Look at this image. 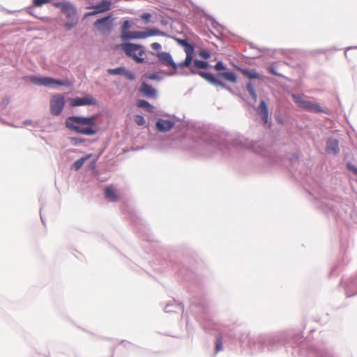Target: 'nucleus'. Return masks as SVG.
<instances>
[{"label": "nucleus", "instance_id": "28", "mask_svg": "<svg viewBox=\"0 0 357 357\" xmlns=\"http://www.w3.org/2000/svg\"><path fill=\"white\" fill-rule=\"evenodd\" d=\"M199 56L204 59H207L208 58H210L211 56V54L210 53L206 51V50H202L199 53Z\"/></svg>", "mask_w": 357, "mask_h": 357}, {"label": "nucleus", "instance_id": "7", "mask_svg": "<svg viewBox=\"0 0 357 357\" xmlns=\"http://www.w3.org/2000/svg\"><path fill=\"white\" fill-rule=\"evenodd\" d=\"M50 112L54 116L59 115L64 106H65V98L61 94L54 95L50 99Z\"/></svg>", "mask_w": 357, "mask_h": 357}, {"label": "nucleus", "instance_id": "1", "mask_svg": "<svg viewBox=\"0 0 357 357\" xmlns=\"http://www.w3.org/2000/svg\"><path fill=\"white\" fill-rule=\"evenodd\" d=\"M96 116H70L66 120V126L77 133L93 135L98 132Z\"/></svg>", "mask_w": 357, "mask_h": 357}, {"label": "nucleus", "instance_id": "17", "mask_svg": "<svg viewBox=\"0 0 357 357\" xmlns=\"http://www.w3.org/2000/svg\"><path fill=\"white\" fill-rule=\"evenodd\" d=\"M259 114L261 116L264 123H268V111L266 103L264 100H261L257 110Z\"/></svg>", "mask_w": 357, "mask_h": 357}, {"label": "nucleus", "instance_id": "9", "mask_svg": "<svg viewBox=\"0 0 357 357\" xmlns=\"http://www.w3.org/2000/svg\"><path fill=\"white\" fill-rule=\"evenodd\" d=\"M70 103L72 107L94 105H96V100L93 96L88 95L84 97L72 98L70 100Z\"/></svg>", "mask_w": 357, "mask_h": 357}, {"label": "nucleus", "instance_id": "33", "mask_svg": "<svg viewBox=\"0 0 357 357\" xmlns=\"http://www.w3.org/2000/svg\"><path fill=\"white\" fill-rule=\"evenodd\" d=\"M151 47L153 50H158V49L160 48V45L158 43H153L151 44Z\"/></svg>", "mask_w": 357, "mask_h": 357}, {"label": "nucleus", "instance_id": "8", "mask_svg": "<svg viewBox=\"0 0 357 357\" xmlns=\"http://www.w3.org/2000/svg\"><path fill=\"white\" fill-rule=\"evenodd\" d=\"M178 43L183 47L184 51L186 54V57L184 61L178 63L179 67H189L192 63L194 54V47L192 45L188 43L186 40H179Z\"/></svg>", "mask_w": 357, "mask_h": 357}, {"label": "nucleus", "instance_id": "10", "mask_svg": "<svg viewBox=\"0 0 357 357\" xmlns=\"http://www.w3.org/2000/svg\"><path fill=\"white\" fill-rule=\"evenodd\" d=\"M111 6L112 0H102L98 4H97L94 7L95 10L85 14L84 17L107 11L110 9Z\"/></svg>", "mask_w": 357, "mask_h": 357}, {"label": "nucleus", "instance_id": "6", "mask_svg": "<svg viewBox=\"0 0 357 357\" xmlns=\"http://www.w3.org/2000/svg\"><path fill=\"white\" fill-rule=\"evenodd\" d=\"M55 8H60L61 13L66 15L69 20H77L78 13L76 6L70 1H59L52 3Z\"/></svg>", "mask_w": 357, "mask_h": 357}, {"label": "nucleus", "instance_id": "39", "mask_svg": "<svg viewBox=\"0 0 357 357\" xmlns=\"http://www.w3.org/2000/svg\"><path fill=\"white\" fill-rule=\"evenodd\" d=\"M207 20H208V21H214V19H213V18H212V17H208V18H207Z\"/></svg>", "mask_w": 357, "mask_h": 357}, {"label": "nucleus", "instance_id": "18", "mask_svg": "<svg viewBox=\"0 0 357 357\" xmlns=\"http://www.w3.org/2000/svg\"><path fill=\"white\" fill-rule=\"evenodd\" d=\"M141 91L147 97L154 98L156 96V90L145 82L142 84Z\"/></svg>", "mask_w": 357, "mask_h": 357}, {"label": "nucleus", "instance_id": "21", "mask_svg": "<svg viewBox=\"0 0 357 357\" xmlns=\"http://www.w3.org/2000/svg\"><path fill=\"white\" fill-rule=\"evenodd\" d=\"M208 66V64L206 61H200V60H195L193 62V67L200 68V69H206Z\"/></svg>", "mask_w": 357, "mask_h": 357}, {"label": "nucleus", "instance_id": "16", "mask_svg": "<svg viewBox=\"0 0 357 357\" xmlns=\"http://www.w3.org/2000/svg\"><path fill=\"white\" fill-rule=\"evenodd\" d=\"M241 72L248 79H264V76L259 74L255 69H241Z\"/></svg>", "mask_w": 357, "mask_h": 357}, {"label": "nucleus", "instance_id": "14", "mask_svg": "<svg viewBox=\"0 0 357 357\" xmlns=\"http://www.w3.org/2000/svg\"><path fill=\"white\" fill-rule=\"evenodd\" d=\"M174 123L170 120L159 119L156 123V128L159 131L167 132L170 130Z\"/></svg>", "mask_w": 357, "mask_h": 357}, {"label": "nucleus", "instance_id": "24", "mask_svg": "<svg viewBox=\"0 0 357 357\" xmlns=\"http://www.w3.org/2000/svg\"><path fill=\"white\" fill-rule=\"evenodd\" d=\"M215 352L222 350V337L220 335L216 338Z\"/></svg>", "mask_w": 357, "mask_h": 357}, {"label": "nucleus", "instance_id": "35", "mask_svg": "<svg viewBox=\"0 0 357 357\" xmlns=\"http://www.w3.org/2000/svg\"><path fill=\"white\" fill-rule=\"evenodd\" d=\"M129 24H127V23H125V24H123V26H122L123 31H124L126 29H128L130 27Z\"/></svg>", "mask_w": 357, "mask_h": 357}, {"label": "nucleus", "instance_id": "26", "mask_svg": "<svg viewBox=\"0 0 357 357\" xmlns=\"http://www.w3.org/2000/svg\"><path fill=\"white\" fill-rule=\"evenodd\" d=\"M51 2V0H33V3L35 6L40 7L45 3Z\"/></svg>", "mask_w": 357, "mask_h": 357}, {"label": "nucleus", "instance_id": "11", "mask_svg": "<svg viewBox=\"0 0 357 357\" xmlns=\"http://www.w3.org/2000/svg\"><path fill=\"white\" fill-rule=\"evenodd\" d=\"M159 60L165 66L172 67L174 70H176L178 68H180L178 64H176L169 53L168 52H159L157 54Z\"/></svg>", "mask_w": 357, "mask_h": 357}, {"label": "nucleus", "instance_id": "30", "mask_svg": "<svg viewBox=\"0 0 357 357\" xmlns=\"http://www.w3.org/2000/svg\"><path fill=\"white\" fill-rule=\"evenodd\" d=\"M214 68L218 71H220L225 69V67L224 66L223 63L221 61L217 62Z\"/></svg>", "mask_w": 357, "mask_h": 357}, {"label": "nucleus", "instance_id": "37", "mask_svg": "<svg viewBox=\"0 0 357 357\" xmlns=\"http://www.w3.org/2000/svg\"><path fill=\"white\" fill-rule=\"evenodd\" d=\"M350 169L357 175V168L352 167Z\"/></svg>", "mask_w": 357, "mask_h": 357}, {"label": "nucleus", "instance_id": "34", "mask_svg": "<svg viewBox=\"0 0 357 357\" xmlns=\"http://www.w3.org/2000/svg\"><path fill=\"white\" fill-rule=\"evenodd\" d=\"M109 20V17H103V18H100V19H98L96 22H99V23H101V22H107Z\"/></svg>", "mask_w": 357, "mask_h": 357}, {"label": "nucleus", "instance_id": "20", "mask_svg": "<svg viewBox=\"0 0 357 357\" xmlns=\"http://www.w3.org/2000/svg\"><path fill=\"white\" fill-rule=\"evenodd\" d=\"M89 158V156H87V157H83V158H81L78 160H77L73 164V168L75 170H77L79 169H80L82 165H84V163L85 162V161Z\"/></svg>", "mask_w": 357, "mask_h": 357}, {"label": "nucleus", "instance_id": "23", "mask_svg": "<svg viewBox=\"0 0 357 357\" xmlns=\"http://www.w3.org/2000/svg\"><path fill=\"white\" fill-rule=\"evenodd\" d=\"M124 71H125V68L123 67L108 70V73L110 75H122V74H123Z\"/></svg>", "mask_w": 357, "mask_h": 357}, {"label": "nucleus", "instance_id": "4", "mask_svg": "<svg viewBox=\"0 0 357 357\" xmlns=\"http://www.w3.org/2000/svg\"><path fill=\"white\" fill-rule=\"evenodd\" d=\"M29 80L35 84L52 88L58 86H70L72 85L68 79L59 80L50 77L31 76Z\"/></svg>", "mask_w": 357, "mask_h": 357}, {"label": "nucleus", "instance_id": "15", "mask_svg": "<svg viewBox=\"0 0 357 357\" xmlns=\"http://www.w3.org/2000/svg\"><path fill=\"white\" fill-rule=\"evenodd\" d=\"M105 197L107 199L111 202H116L119 199L116 190L112 185L107 186L105 188Z\"/></svg>", "mask_w": 357, "mask_h": 357}, {"label": "nucleus", "instance_id": "38", "mask_svg": "<svg viewBox=\"0 0 357 357\" xmlns=\"http://www.w3.org/2000/svg\"><path fill=\"white\" fill-rule=\"evenodd\" d=\"M98 24L100 25V26H105V25H110L111 24H101V23H99Z\"/></svg>", "mask_w": 357, "mask_h": 357}, {"label": "nucleus", "instance_id": "29", "mask_svg": "<svg viewBox=\"0 0 357 357\" xmlns=\"http://www.w3.org/2000/svg\"><path fill=\"white\" fill-rule=\"evenodd\" d=\"M123 75L130 80H133L135 78V75L130 71H126L125 70Z\"/></svg>", "mask_w": 357, "mask_h": 357}, {"label": "nucleus", "instance_id": "36", "mask_svg": "<svg viewBox=\"0 0 357 357\" xmlns=\"http://www.w3.org/2000/svg\"><path fill=\"white\" fill-rule=\"evenodd\" d=\"M66 25L67 29H70L73 27V24L68 23V24H66Z\"/></svg>", "mask_w": 357, "mask_h": 357}, {"label": "nucleus", "instance_id": "32", "mask_svg": "<svg viewBox=\"0 0 357 357\" xmlns=\"http://www.w3.org/2000/svg\"><path fill=\"white\" fill-rule=\"evenodd\" d=\"M149 79H158V77L156 74H150L145 75Z\"/></svg>", "mask_w": 357, "mask_h": 357}, {"label": "nucleus", "instance_id": "27", "mask_svg": "<svg viewBox=\"0 0 357 357\" xmlns=\"http://www.w3.org/2000/svg\"><path fill=\"white\" fill-rule=\"evenodd\" d=\"M267 70L268 71L272 74V75H277V76H281V75L280 73H278L276 70H275V68L274 67L273 65H271V66H269L267 67Z\"/></svg>", "mask_w": 357, "mask_h": 357}, {"label": "nucleus", "instance_id": "5", "mask_svg": "<svg viewBox=\"0 0 357 357\" xmlns=\"http://www.w3.org/2000/svg\"><path fill=\"white\" fill-rule=\"evenodd\" d=\"M291 97L297 105L303 109L314 113L325 112L319 104L305 100L303 96L292 93Z\"/></svg>", "mask_w": 357, "mask_h": 357}, {"label": "nucleus", "instance_id": "3", "mask_svg": "<svg viewBox=\"0 0 357 357\" xmlns=\"http://www.w3.org/2000/svg\"><path fill=\"white\" fill-rule=\"evenodd\" d=\"M119 47L128 56L131 57L136 63L144 62L142 56L145 52L142 46L132 43H123Z\"/></svg>", "mask_w": 357, "mask_h": 357}, {"label": "nucleus", "instance_id": "25", "mask_svg": "<svg viewBox=\"0 0 357 357\" xmlns=\"http://www.w3.org/2000/svg\"><path fill=\"white\" fill-rule=\"evenodd\" d=\"M134 120L138 126H143L146 123L144 118L141 115H135Z\"/></svg>", "mask_w": 357, "mask_h": 357}, {"label": "nucleus", "instance_id": "2", "mask_svg": "<svg viewBox=\"0 0 357 357\" xmlns=\"http://www.w3.org/2000/svg\"><path fill=\"white\" fill-rule=\"evenodd\" d=\"M198 74L211 84L223 88L225 87V84L220 81L221 79L231 83H236L237 81L236 75L231 71L220 73L216 76L205 72H199Z\"/></svg>", "mask_w": 357, "mask_h": 357}, {"label": "nucleus", "instance_id": "19", "mask_svg": "<svg viewBox=\"0 0 357 357\" xmlns=\"http://www.w3.org/2000/svg\"><path fill=\"white\" fill-rule=\"evenodd\" d=\"M137 106L140 108H145L147 111L151 112H153V107L149 104L146 100H139L137 102Z\"/></svg>", "mask_w": 357, "mask_h": 357}, {"label": "nucleus", "instance_id": "22", "mask_svg": "<svg viewBox=\"0 0 357 357\" xmlns=\"http://www.w3.org/2000/svg\"><path fill=\"white\" fill-rule=\"evenodd\" d=\"M246 89L249 92L250 95L252 97L254 100H257V93L251 83H248L246 86Z\"/></svg>", "mask_w": 357, "mask_h": 357}, {"label": "nucleus", "instance_id": "12", "mask_svg": "<svg viewBox=\"0 0 357 357\" xmlns=\"http://www.w3.org/2000/svg\"><path fill=\"white\" fill-rule=\"evenodd\" d=\"M161 32L157 29H149L147 31H135L132 32L129 38H144L149 36L159 35Z\"/></svg>", "mask_w": 357, "mask_h": 357}, {"label": "nucleus", "instance_id": "13", "mask_svg": "<svg viewBox=\"0 0 357 357\" xmlns=\"http://www.w3.org/2000/svg\"><path fill=\"white\" fill-rule=\"evenodd\" d=\"M326 151L328 153L336 155L339 153V142L336 139L330 138L326 142Z\"/></svg>", "mask_w": 357, "mask_h": 357}, {"label": "nucleus", "instance_id": "31", "mask_svg": "<svg viewBox=\"0 0 357 357\" xmlns=\"http://www.w3.org/2000/svg\"><path fill=\"white\" fill-rule=\"evenodd\" d=\"M151 18V15L150 13H144L142 14L141 16H140V19L142 20H144V21H146V22H149Z\"/></svg>", "mask_w": 357, "mask_h": 357}]
</instances>
